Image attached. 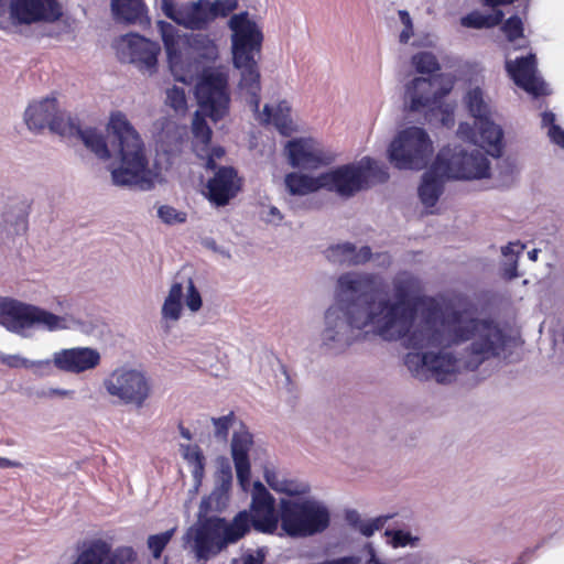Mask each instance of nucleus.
I'll return each mask as SVG.
<instances>
[{
  "label": "nucleus",
  "mask_w": 564,
  "mask_h": 564,
  "mask_svg": "<svg viewBox=\"0 0 564 564\" xmlns=\"http://www.w3.org/2000/svg\"><path fill=\"white\" fill-rule=\"evenodd\" d=\"M414 286L413 276L399 275L393 281L395 302H377L378 290L372 275L352 272L340 275L338 305L330 306L325 313L324 344L339 343V348L348 347L356 338L355 330L368 325H372L384 340L402 338L412 328L421 301L410 296Z\"/></svg>",
  "instance_id": "1"
},
{
  "label": "nucleus",
  "mask_w": 564,
  "mask_h": 564,
  "mask_svg": "<svg viewBox=\"0 0 564 564\" xmlns=\"http://www.w3.org/2000/svg\"><path fill=\"white\" fill-rule=\"evenodd\" d=\"M24 120L32 131H42L46 127L62 137H77L99 159L108 160L116 153L121 165L111 172L112 182L119 186H139L149 189L153 186L148 169L144 143L121 111L112 112L107 126L108 142L96 129L79 127L77 120L66 116L57 108L55 97H47L31 104L24 113Z\"/></svg>",
  "instance_id": "2"
},
{
  "label": "nucleus",
  "mask_w": 564,
  "mask_h": 564,
  "mask_svg": "<svg viewBox=\"0 0 564 564\" xmlns=\"http://www.w3.org/2000/svg\"><path fill=\"white\" fill-rule=\"evenodd\" d=\"M448 323L455 325L452 330V343L460 344L470 340L465 367L476 370L486 360L497 357L503 345V334L491 319L469 318L463 322V313L453 311Z\"/></svg>",
  "instance_id": "3"
},
{
  "label": "nucleus",
  "mask_w": 564,
  "mask_h": 564,
  "mask_svg": "<svg viewBox=\"0 0 564 564\" xmlns=\"http://www.w3.org/2000/svg\"><path fill=\"white\" fill-rule=\"evenodd\" d=\"M240 518H234L230 522L219 517L203 518L197 525L189 528L186 535L193 542L196 557L208 561L229 544L245 538L246 527Z\"/></svg>",
  "instance_id": "4"
},
{
  "label": "nucleus",
  "mask_w": 564,
  "mask_h": 564,
  "mask_svg": "<svg viewBox=\"0 0 564 564\" xmlns=\"http://www.w3.org/2000/svg\"><path fill=\"white\" fill-rule=\"evenodd\" d=\"M427 77H416L406 85L404 101L411 111L427 110L429 121L435 117L443 127H453L454 109L443 102V98L449 94L452 86H443L444 73H425Z\"/></svg>",
  "instance_id": "5"
},
{
  "label": "nucleus",
  "mask_w": 564,
  "mask_h": 564,
  "mask_svg": "<svg viewBox=\"0 0 564 564\" xmlns=\"http://www.w3.org/2000/svg\"><path fill=\"white\" fill-rule=\"evenodd\" d=\"M231 31V54L238 70H257L262 56L263 32L248 11L235 13L228 20Z\"/></svg>",
  "instance_id": "6"
},
{
  "label": "nucleus",
  "mask_w": 564,
  "mask_h": 564,
  "mask_svg": "<svg viewBox=\"0 0 564 564\" xmlns=\"http://www.w3.org/2000/svg\"><path fill=\"white\" fill-rule=\"evenodd\" d=\"M388 152L394 167L419 171L427 165L433 153V143L423 128L413 126L398 133Z\"/></svg>",
  "instance_id": "7"
},
{
  "label": "nucleus",
  "mask_w": 564,
  "mask_h": 564,
  "mask_svg": "<svg viewBox=\"0 0 564 564\" xmlns=\"http://www.w3.org/2000/svg\"><path fill=\"white\" fill-rule=\"evenodd\" d=\"M434 170L446 178L481 180L490 176V162L478 150L467 152L462 145L443 147L434 160Z\"/></svg>",
  "instance_id": "8"
},
{
  "label": "nucleus",
  "mask_w": 564,
  "mask_h": 564,
  "mask_svg": "<svg viewBox=\"0 0 564 564\" xmlns=\"http://www.w3.org/2000/svg\"><path fill=\"white\" fill-rule=\"evenodd\" d=\"M281 527L290 536H307L324 531L329 524L326 508L312 500L281 499Z\"/></svg>",
  "instance_id": "9"
},
{
  "label": "nucleus",
  "mask_w": 564,
  "mask_h": 564,
  "mask_svg": "<svg viewBox=\"0 0 564 564\" xmlns=\"http://www.w3.org/2000/svg\"><path fill=\"white\" fill-rule=\"evenodd\" d=\"M107 393L124 405L142 408L152 392L150 379L143 371L119 367L104 380Z\"/></svg>",
  "instance_id": "10"
},
{
  "label": "nucleus",
  "mask_w": 564,
  "mask_h": 564,
  "mask_svg": "<svg viewBox=\"0 0 564 564\" xmlns=\"http://www.w3.org/2000/svg\"><path fill=\"white\" fill-rule=\"evenodd\" d=\"M198 75V73H196ZM228 73H199L194 95L205 116L219 121L229 112Z\"/></svg>",
  "instance_id": "11"
},
{
  "label": "nucleus",
  "mask_w": 564,
  "mask_h": 564,
  "mask_svg": "<svg viewBox=\"0 0 564 564\" xmlns=\"http://www.w3.org/2000/svg\"><path fill=\"white\" fill-rule=\"evenodd\" d=\"M62 318L37 306L13 299H0V324L8 330L21 333L34 325H43L48 330L61 327Z\"/></svg>",
  "instance_id": "12"
},
{
  "label": "nucleus",
  "mask_w": 564,
  "mask_h": 564,
  "mask_svg": "<svg viewBox=\"0 0 564 564\" xmlns=\"http://www.w3.org/2000/svg\"><path fill=\"white\" fill-rule=\"evenodd\" d=\"M239 517L246 527V535L251 529L260 533L272 534L281 521V511L276 510L275 498L265 486L256 481L251 492L250 508L239 511L234 518Z\"/></svg>",
  "instance_id": "13"
},
{
  "label": "nucleus",
  "mask_w": 564,
  "mask_h": 564,
  "mask_svg": "<svg viewBox=\"0 0 564 564\" xmlns=\"http://www.w3.org/2000/svg\"><path fill=\"white\" fill-rule=\"evenodd\" d=\"M421 302L423 304L422 319L401 338L403 339V345L415 350L441 347L445 344L444 332L440 327L442 317L441 306L433 299L421 300Z\"/></svg>",
  "instance_id": "14"
},
{
  "label": "nucleus",
  "mask_w": 564,
  "mask_h": 564,
  "mask_svg": "<svg viewBox=\"0 0 564 564\" xmlns=\"http://www.w3.org/2000/svg\"><path fill=\"white\" fill-rule=\"evenodd\" d=\"M456 358L448 352H408L404 365L413 377L421 380L435 378L440 383L449 381L456 371Z\"/></svg>",
  "instance_id": "15"
},
{
  "label": "nucleus",
  "mask_w": 564,
  "mask_h": 564,
  "mask_svg": "<svg viewBox=\"0 0 564 564\" xmlns=\"http://www.w3.org/2000/svg\"><path fill=\"white\" fill-rule=\"evenodd\" d=\"M8 12L13 25L54 23L63 15L58 0H10Z\"/></svg>",
  "instance_id": "16"
},
{
  "label": "nucleus",
  "mask_w": 564,
  "mask_h": 564,
  "mask_svg": "<svg viewBox=\"0 0 564 564\" xmlns=\"http://www.w3.org/2000/svg\"><path fill=\"white\" fill-rule=\"evenodd\" d=\"M166 18L191 31H205L216 20L210 0H197L175 7L174 0L163 1Z\"/></svg>",
  "instance_id": "17"
},
{
  "label": "nucleus",
  "mask_w": 564,
  "mask_h": 564,
  "mask_svg": "<svg viewBox=\"0 0 564 564\" xmlns=\"http://www.w3.org/2000/svg\"><path fill=\"white\" fill-rule=\"evenodd\" d=\"M457 134L474 144L479 145L492 158H500L503 152V131L496 124L491 117L485 120L474 121V127L469 123H460Z\"/></svg>",
  "instance_id": "18"
},
{
  "label": "nucleus",
  "mask_w": 564,
  "mask_h": 564,
  "mask_svg": "<svg viewBox=\"0 0 564 564\" xmlns=\"http://www.w3.org/2000/svg\"><path fill=\"white\" fill-rule=\"evenodd\" d=\"M161 46L158 42L150 41L139 34H126L117 43V54L122 62L143 66L148 69L154 68Z\"/></svg>",
  "instance_id": "19"
},
{
  "label": "nucleus",
  "mask_w": 564,
  "mask_h": 564,
  "mask_svg": "<svg viewBox=\"0 0 564 564\" xmlns=\"http://www.w3.org/2000/svg\"><path fill=\"white\" fill-rule=\"evenodd\" d=\"M289 162L293 167L315 170L328 165L334 161V155L325 152L318 143L308 138H300L288 141L285 145Z\"/></svg>",
  "instance_id": "20"
},
{
  "label": "nucleus",
  "mask_w": 564,
  "mask_h": 564,
  "mask_svg": "<svg viewBox=\"0 0 564 564\" xmlns=\"http://www.w3.org/2000/svg\"><path fill=\"white\" fill-rule=\"evenodd\" d=\"M158 29L166 53L169 70L183 67L192 59L189 35H181L173 24L165 21H158Z\"/></svg>",
  "instance_id": "21"
},
{
  "label": "nucleus",
  "mask_w": 564,
  "mask_h": 564,
  "mask_svg": "<svg viewBox=\"0 0 564 564\" xmlns=\"http://www.w3.org/2000/svg\"><path fill=\"white\" fill-rule=\"evenodd\" d=\"M242 181L232 166H220L207 182V198L216 206H226L241 191Z\"/></svg>",
  "instance_id": "22"
},
{
  "label": "nucleus",
  "mask_w": 564,
  "mask_h": 564,
  "mask_svg": "<svg viewBox=\"0 0 564 564\" xmlns=\"http://www.w3.org/2000/svg\"><path fill=\"white\" fill-rule=\"evenodd\" d=\"M322 188L334 191L343 196H351L364 189V173L359 166L343 165L321 174Z\"/></svg>",
  "instance_id": "23"
},
{
  "label": "nucleus",
  "mask_w": 564,
  "mask_h": 564,
  "mask_svg": "<svg viewBox=\"0 0 564 564\" xmlns=\"http://www.w3.org/2000/svg\"><path fill=\"white\" fill-rule=\"evenodd\" d=\"M53 362L62 371L80 373L100 364V354L89 347L62 349L54 354Z\"/></svg>",
  "instance_id": "24"
},
{
  "label": "nucleus",
  "mask_w": 564,
  "mask_h": 564,
  "mask_svg": "<svg viewBox=\"0 0 564 564\" xmlns=\"http://www.w3.org/2000/svg\"><path fill=\"white\" fill-rule=\"evenodd\" d=\"M253 444L252 434L248 431L235 432L231 440V456L236 468L238 481L246 489L250 484L249 451Z\"/></svg>",
  "instance_id": "25"
},
{
  "label": "nucleus",
  "mask_w": 564,
  "mask_h": 564,
  "mask_svg": "<svg viewBox=\"0 0 564 564\" xmlns=\"http://www.w3.org/2000/svg\"><path fill=\"white\" fill-rule=\"evenodd\" d=\"M192 47V59L202 65L200 70H224L220 65H216L218 59V46L208 35L196 33L189 35Z\"/></svg>",
  "instance_id": "26"
},
{
  "label": "nucleus",
  "mask_w": 564,
  "mask_h": 564,
  "mask_svg": "<svg viewBox=\"0 0 564 564\" xmlns=\"http://www.w3.org/2000/svg\"><path fill=\"white\" fill-rule=\"evenodd\" d=\"M111 11L117 21L128 24H149L147 7L142 0H111Z\"/></svg>",
  "instance_id": "27"
},
{
  "label": "nucleus",
  "mask_w": 564,
  "mask_h": 564,
  "mask_svg": "<svg viewBox=\"0 0 564 564\" xmlns=\"http://www.w3.org/2000/svg\"><path fill=\"white\" fill-rule=\"evenodd\" d=\"M444 178L446 176L443 175L442 171L434 170V163L423 174L419 186V197L424 206L433 207L436 205L444 189Z\"/></svg>",
  "instance_id": "28"
},
{
  "label": "nucleus",
  "mask_w": 564,
  "mask_h": 564,
  "mask_svg": "<svg viewBox=\"0 0 564 564\" xmlns=\"http://www.w3.org/2000/svg\"><path fill=\"white\" fill-rule=\"evenodd\" d=\"M263 121L265 123L272 122L284 137H289L295 131L291 118V106L285 100L280 101L274 111L269 105H265L263 108Z\"/></svg>",
  "instance_id": "29"
},
{
  "label": "nucleus",
  "mask_w": 564,
  "mask_h": 564,
  "mask_svg": "<svg viewBox=\"0 0 564 564\" xmlns=\"http://www.w3.org/2000/svg\"><path fill=\"white\" fill-rule=\"evenodd\" d=\"M284 184L291 195L304 196L322 188L321 174L316 177L297 172L288 173Z\"/></svg>",
  "instance_id": "30"
},
{
  "label": "nucleus",
  "mask_w": 564,
  "mask_h": 564,
  "mask_svg": "<svg viewBox=\"0 0 564 564\" xmlns=\"http://www.w3.org/2000/svg\"><path fill=\"white\" fill-rule=\"evenodd\" d=\"M492 13L485 14L478 10L471 11L460 19V24L468 29H491L501 23L503 12L500 9L492 8Z\"/></svg>",
  "instance_id": "31"
},
{
  "label": "nucleus",
  "mask_w": 564,
  "mask_h": 564,
  "mask_svg": "<svg viewBox=\"0 0 564 564\" xmlns=\"http://www.w3.org/2000/svg\"><path fill=\"white\" fill-rule=\"evenodd\" d=\"M260 75L261 73H241L240 89L251 110L259 112L260 108Z\"/></svg>",
  "instance_id": "32"
},
{
  "label": "nucleus",
  "mask_w": 564,
  "mask_h": 564,
  "mask_svg": "<svg viewBox=\"0 0 564 564\" xmlns=\"http://www.w3.org/2000/svg\"><path fill=\"white\" fill-rule=\"evenodd\" d=\"M192 132L193 150L196 155H203L202 152H206L207 147L210 145L213 131L199 111L195 112L192 123Z\"/></svg>",
  "instance_id": "33"
},
{
  "label": "nucleus",
  "mask_w": 564,
  "mask_h": 564,
  "mask_svg": "<svg viewBox=\"0 0 564 564\" xmlns=\"http://www.w3.org/2000/svg\"><path fill=\"white\" fill-rule=\"evenodd\" d=\"M110 546L102 540L93 541L77 557L74 564H108Z\"/></svg>",
  "instance_id": "34"
},
{
  "label": "nucleus",
  "mask_w": 564,
  "mask_h": 564,
  "mask_svg": "<svg viewBox=\"0 0 564 564\" xmlns=\"http://www.w3.org/2000/svg\"><path fill=\"white\" fill-rule=\"evenodd\" d=\"M466 106L475 121L485 120L491 117L489 104L484 98V93L479 87L470 89L465 97Z\"/></svg>",
  "instance_id": "35"
},
{
  "label": "nucleus",
  "mask_w": 564,
  "mask_h": 564,
  "mask_svg": "<svg viewBox=\"0 0 564 564\" xmlns=\"http://www.w3.org/2000/svg\"><path fill=\"white\" fill-rule=\"evenodd\" d=\"M359 169L364 173V187L367 188L373 183H384L389 178L387 167L379 164L376 160L365 158L361 160Z\"/></svg>",
  "instance_id": "36"
},
{
  "label": "nucleus",
  "mask_w": 564,
  "mask_h": 564,
  "mask_svg": "<svg viewBox=\"0 0 564 564\" xmlns=\"http://www.w3.org/2000/svg\"><path fill=\"white\" fill-rule=\"evenodd\" d=\"M228 502L227 490L216 489L212 491L207 497H204L199 505L198 519L209 518L208 514L212 512H221Z\"/></svg>",
  "instance_id": "37"
},
{
  "label": "nucleus",
  "mask_w": 564,
  "mask_h": 564,
  "mask_svg": "<svg viewBox=\"0 0 564 564\" xmlns=\"http://www.w3.org/2000/svg\"><path fill=\"white\" fill-rule=\"evenodd\" d=\"M182 297H183V285L182 283L175 282L172 284L169 295L166 296L163 307L162 315L165 318L176 321L181 316L182 311Z\"/></svg>",
  "instance_id": "38"
},
{
  "label": "nucleus",
  "mask_w": 564,
  "mask_h": 564,
  "mask_svg": "<svg viewBox=\"0 0 564 564\" xmlns=\"http://www.w3.org/2000/svg\"><path fill=\"white\" fill-rule=\"evenodd\" d=\"M511 78L523 90L533 95L534 97H540L545 94V84L544 82L536 76V73H509Z\"/></svg>",
  "instance_id": "39"
},
{
  "label": "nucleus",
  "mask_w": 564,
  "mask_h": 564,
  "mask_svg": "<svg viewBox=\"0 0 564 564\" xmlns=\"http://www.w3.org/2000/svg\"><path fill=\"white\" fill-rule=\"evenodd\" d=\"M355 254L356 247L350 242L330 246L325 251V256L329 261L340 264H354Z\"/></svg>",
  "instance_id": "40"
},
{
  "label": "nucleus",
  "mask_w": 564,
  "mask_h": 564,
  "mask_svg": "<svg viewBox=\"0 0 564 564\" xmlns=\"http://www.w3.org/2000/svg\"><path fill=\"white\" fill-rule=\"evenodd\" d=\"M0 360L10 368H34L40 371H45L51 368V360L31 361L19 355H4L0 357Z\"/></svg>",
  "instance_id": "41"
},
{
  "label": "nucleus",
  "mask_w": 564,
  "mask_h": 564,
  "mask_svg": "<svg viewBox=\"0 0 564 564\" xmlns=\"http://www.w3.org/2000/svg\"><path fill=\"white\" fill-rule=\"evenodd\" d=\"M184 458L192 465V474L195 480L200 481L204 476L205 457L198 446H184Z\"/></svg>",
  "instance_id": "42"
},
{
  "label": "nucleus",
  "mask_w": 564,
  "mask_h": 564,
  "mask_svg": "<svg viewBox=\"0 0 564 564\" xmlns=\"http://www.w3.org/2000/svg\"><path fill=\"white\" fill-rule=\"evenodd\" d=\"M538 62L535 54L508 57L506 61V70H536Z\"/></svg>",
  "instance_id": "43"
},
{
  "label": "nucleus",
  "mask_w": 564,
  "mask_h": 564,
  "mask_svg": "<svg viewBox=\"0 0 564 564\" xmlns=\"http://www.w3.org/2000/svg\"><path fill=\"white\" fill-rule=\"evenodd\" d=\"M414 70H441V65L432 52L423 51L412 56Z\"/></svg>",
  "instance_id": "44"
},
{
  "label": "nucleus",
  "mask_w": 564,
  "mask_h": 564,
  "mask_svg": "<svg viewBox=\"0 0 564 564\" xmlns=\"http://www.w3.org/2000/svg\"><path fill=\"white\" fill-rule=\"evenodd\" d=\"M174 530H167L160 534H153L148 538V546L151 550L153 556L159 558L171 541Z\"/></svg>",
  "instance_id": "45"
},
{
  "label": "nucleus",
  "mask_w": 564,
  "mask_h": 564,
  "mask_svg": "<svg viewBox=\"0 0 564 564\" xmlns=\"http://www.w3.org/2000/svg\"><path fill=\"white\" fill-rule=\"evenodd\" d=\"M166 104L176 112L187 109L186 95L183 88L173 86L166 90Z\"/></svg>",
  "instance_id": "46"
},
{
  "label": "nucleus",
  "mask_w": 564,
  "mask_h": 564,
  "mask_svg": "<svg viewBox=\"0 0 564 564\" xmlns=\"http://www.w3.org/2000/svg\"><path fill=\"white\" fill-rule=\"evenodd\" d=\"M502 31L509 41H514L523 36V23L518 15L510 17L503 24Z\"/></svg>",
  "instance_id": "47"
},
{
  "label": "nucleus",
  "mask_w": 564,
  "mask_h": 564,
  "mask_svg": "<svg viewBox=\"0 0 564 564\" xmlns=\"http://www.w3.org/2000/svg\"><path fill=\"white\" fill-rule=\"evenodd\" d=\"M158 215L165 224L169 225L181 224L186 220V215L184 213H180L176 208L169 205L161 206L158 210Z\"/></svg>",
  "instance_id": "48"
},
{
  "label": "nucleus",
  "mask_w": 564,
  "mask_h": 564,
  "mask_svg": "<svg viewBox=\"0 0 564 564\" xmlns=\"http://www.w3.org/2000/svg\"><path fill=\"white\" fill-rule=\"evenodd\" d=\"M398 15L400 22L403 25V30L400 32L399 41L402 44H406L410 39L414 35L413 21L410 13L406 10H399Z\"/></svg>",
  "instance_id": "49"
},
{
  "label": "nucleus",
  "mask_w": 564,
  "mask_h": 564,
  "mask_svg": "<svg viewBox=\"0 0 564 564\" xmlns=\"http://www.w3.org/2000/svg\"><path fill=\"white\" fill-rule=\"evenodd\" d=\"M235 420V413L231 411L227 415L220 417H213L212 421L215 425V435L217 437L227 438L230 426Z\"/></svg>",
  "instance_id": "50"
},
{
  "label": "nucleus",
  "mask_w": 564,
  "mask_h": 564,
  "mask_svg": "<svg viewBox=\"0 0 564 564\" xmlns=\"http://www.w3.org/2000/svg\"><path fill=\"white\" fill-rule=\"evenodd\" d=\"M203 155H197L200 159L206 160L205 167L207 170L216 171L218 170V165L216 163L217 160L221 159L225 155V149L223 147H213L209 145L206 149V152H202Z\"/></svg>",
  "instance_id": "51"
},
{
  "label": "nucleus",
  "mask_w": 564,
  "mask_h": 564,
  "mask_svg": "<svg viewBox=\"0 0 564 564\" xmlns=\"http://www.w3.org/2000/svg\"><path fill=\"white\" fill-rule=\"evenodd\" d=\"M210 7L216 19L225 18L238 7V0H214L210 1Z\"/></svg>",
  "instance_id": "52"
},
{
  "label": "nucleus",
  "mask_w": 564,
  "mask_h": 564,
  "mask_svg": "<svg viewBox=\"0 0 564 564\" xmlns=\"http://www.w3.org/2000/svg\"><path fill=\"white\" fill-rule=\"evenodd\" d=\"M135 553L132 547L117 549L115 553H110L107 561L108 564H126L134 560Z\"/></svg>",
  "instance_id": "53"
},
{
  "label": "nucleus",
  "mask_w": 564,
  "mask_h": 564,
  "mask_svg": "<svg viewBox=\"0 0 564 564\" xmlns=\"http://www.w3.org/2000/svg\"><path fill=\"white\" fill-rule=\"evenodd\" d=\"M187 290L186 306L191 311L197 312L202 307V297L192 279H188Z\"/></svg>",
  "instance_id": "54"
},
{
  "label": "nucleus",
  "mask_w": 564,
  "mask_h": 564,
  "mask_svg": "<svg viewBox=\"0 0 564 564\" xmlns=\"http://www.w3.org/2000/svg\"><path fill=\"white\" fill-rule=\"evenodd\" d=\"M30 205L25 203H21V207L19 208V213L17 215L15 221L12 223L14 226L15 234L25 232L28 229V215H29Z\"/></svg>",
  "instance_id": "55"
},
{
  "label": "nucleus",
  "mask_w": 564,
  "mask_h": 564,
  "mask_svg": "<svg viewBox=\"0 0 564 564\" xmlns=\"http://www.w3.org/2000/svg\"><path fill=\"white\" fill-rule=\"evenodd\" d=\"M347 519L356 527L365 536H371L376 530L372 528L371 521L362 522L359 520V516L356 511H350L347 514Z\"/></svg>",
  "instance_id": "56"
},
{
  "label": "nucleus",
  "mask_w": 564,
  "mask_h": 564,
  "mask_svg": "<svg viewBox=\"0 0 564 564\" xmlns=\"http://www.w3.org/2000/svg\"><path fill=\"white\" fill-rule=\"evenodd\" d=\"M273 478H274V475H270L269 473L265 474V480L269 484V486L276 490V491H281V492H285L290 496H296V495H300V494H305L307 490L306 489H302V490H297V489H293L292 488V484H284L282 486H278V484H275L273 481Z\"/></svg>",
  "instance_id": "57"
},
{
  "label": "nucleus",
  "mask_w": 564,
  "mask_h": 564,
  "mask_svg": "<svg viewBox=\"0 0 564 564\" xmlns=\"http://www.w3.org/2000/svg\"><path fill=\"white\" fill-rule=\"evenodd\" d=\"M386 534L392 538V545L394 547L406 546L411 541V534L402 530H387Z\"/></svg>",
  "instance_id": "58"
},
{
  "label": "nucleus",
  "mask_w": 564,
  "mask_h": 564,
  "mask_svg": "<svg viewBox=\"0 0 564 564\" xmlns=\"http://www.w3.org/2000/svg\"><path fill=\"white\" fill-rule=\"evenodd\" d=\"M549 137L553 143L564 149V130L560 126H554L549 129Z\"/></svg>",
  "instance_id": "59"
},
{
  "label": "nucleus",
  "mask_w": 564,
  "mask_h": 564,
  "mask_svg": "<svg viewBox=\"0 0 564 564\" xmlns=\"http://www.w3.org/2000/svg\"><path fill=\"white\" fill-rule=\"evenodd\" d=\"M372 253L369 247H362L359 251L356 250L354 264L365 263L370 260Z\"/></svg>",
  "instance_id": "60"
},
{
  "label": "nucleus",
  "mask_w": 564,
  "mask_h": 564,
  "mask_svg": "<svg viewBox=\"0 0 564 564\" xmlns=\"http://www.w3.org/2000/svg\"><path fill=\"white\" fill-rule=\"evenodd\" d=\"M264 555L261 552H258L257 555L247 554L243 557L242 564H263Z\"/></svg>",
  "instance_id": "61"
},
{
  "label": "nucleus",
  "mask_w": 564,
  "mask_h": 564,
  "mask_svg": "<svg viewBox=\"0 0 564 564\" xmlns=\"http://www.w3.org/2000/svg\"><path fill=\"white\" fill-rule=\"evenodd\" d=\"M555 115L551 111H544L542 113V126L543 127H547L549 129H551V127H554V126H557L555 123Z\"/></svg>",
  "instance_id": "62"
},
{
  "label": "nucleus",
  "mask_w": 564,
  "mask_h": 564,
  "mask_svg": "<svg viewBox=\"0 0 564 564\" xmlns=\"http://www.w3.org/2000/svg\"><path fill=\"white\" fill-rule=\"evenodd\" d=\"M391 518V516H381V517H378L373 520H371V523H372V528L378 531L380 529H382L386 524V522Z\"/></svg>",
  "instance_id": "63"
},
{
  "label": "nucleus",
  "mask_w": 564,
  "mask_h": 564,
  "mask_svg": "<svg viewBox=\"0 0 564 564\" xmlns=\"http://www.w3.org/2000/svg\"><path fill=\"white\" fill-rule=\"evenodd\" d=\"M22 464L20 462L11 460L7 457L0 456V468H12V467H21Z\"/></svg>",
  "instance_id": "64"
}]
</instances>
